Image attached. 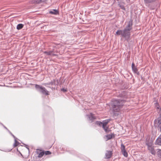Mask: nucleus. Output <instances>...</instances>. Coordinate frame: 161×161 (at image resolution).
Listing matches in <instances>:
<instances>
[{"instance_id":"obj_1","label":"nucleus","mask_w":161,"mask_h":161,"mask_svg":"<svg viewBox=\"0 0 161 161\" xmlns=\"http://www.w3.org/2000/svg\"><path fill=\"white\" fill-rule=\"evenodd\" d=\"M125 94V92H123L119 95V97L122 99H114L112 101L111 106L114 114H115V112H119L124 105L126 101L124 99L126 97Z\"/></svg>"},{"instance_id":"obj_2","label":"nucleus","mask_w":161,"mask_h":161,"mask_svg":"<svg viewBox=\"0 0 161 161\" xmlns=\"http://www.w3.org/2000/svg\"><path fill=\"white\" fill-rule=\"evenodd\" d=\"M132 20H130L124 30H118L116 32V34L118 35H121L122 37L125 38L126 41L128 42L130 40V31L132 28Z\"/></svg>"},{"instance_id":"obj_3","label":"nucleus","mask_w":161,"mask_h":161,"mask_svg":"<svg viewBox=\"0 0 161 161\" xmlns=\"http://www.w3.org/2000/svg\"><path fill=\"white\" fill-rule=\"evenodd\" d=\"M35 88L37 91L46 95H48V91L44 87L37 84L35 85Z\"/></svg>"},{"instance_id":"obj_4","label":"nucleus","mask_w":161,"mask_h":161,"mask_svg":"<svg viewBox=\"0 0 161 161\" xmlns=\"http://www.w3.org/2000/svg\"><path fill=\"white\" fill-rule=\"evenodd\" d=\"M158 113L159 114V117L154 120L155 126L156 125H160L161 124V109L158 107H157Z\"/></svg>"},{"instance_id":"obj_5","label":"nucleus","mask_w":161,"mask_h":161,"mask_svg":"<svg viewBox=\"0 0 161 161\" xmlns=\"http://www.w3.org/2000/svg\"><path fill=\"white\" fill-rule=\"evenodd\" d=\"M146 145L147 147V149L150 153L154 155L156 154V151L154 148V147L152 146V144L149 143H147Z\"/></svg>"},{"instance_id":"obj_6","label":"nucleus","mask_w":161,"mask_h":161,"mask_svg":"<svg viewBox=\"0 0 161 161\" xmlns=\"http://www.w3.org/2000/svg\"><path fill=\"white\" fill-rule=\"evenodd\" d=\"M121 153L124 156L127 157L128 156V153L125 150V146L122 143L121 145Z\"/></svg>"},{"instance_id":"obj_7","label":"nucleus","mask_w":161,"mask_h":161,"mask_svg":"<svg viewBox=\"0 0 161 161\" xmlns=\"http://www.w3.org/2000/svg\"><path fill=\"white\" fill-rule=\"evenodd\" d=\"M43 53L46 54L47 55H50V56H56L57 55L56 54L54 53L53 51H44Z\"/></svg>"},{"instance_id":"obj_8","label":"nucleus","mask_w":161,"mask_h":161,"mask_svg":"<svg viewBox=\"0 0 161 161\" xmlns=\"http://www.w3.org/2000/svg\"><path fill=\"white\" fill-rule=\"evenodd\" d=\"M86 116L88 117L89 120L91 121V122L96 119L94 114L92 113H90V115H87Z\"/></svg>"},{"instance_id":"obj_9","label":"nucleus","mask_w":161,"mask_h":161,"mask_svg":"<svg viewBox=\"0 0 161 161\" xmlns=\"http://www.w3.org/2000/svg\"><path fill=\"white\" fill-rule=\"evenodd\" d=\"M112 151H107L105 153V158H110L112 155Z\"/></svg>"},{"instance_id":"obj_10","label":"nucleus","mask_w":161,"mask_h":161,"mask_svg":"<svg viewBox=\"0 0 161 161\" xmlns=\"http://www.w3.org/2000/svg\"><path fill=\"white\" fill-rule=\"evenodd\" d=\"M40 150H37L36 152L37 154H38V157L39 158H41L44 154V152L42 151L40 152Z\"/></svg>"},{"instance_id":"obj_11","label":"nucleus","mask_w":161,"mask_h":161,"mask_svg":"<svg viewBox=\"0 0 161 161\" xmlns=\"http://www.w3.org/2000/svg\"><path fill=\"white\" fill-rule=\"evenodd\" d=\"M49 13L50 14L56 15L59 14V12L58 10L54 9L50 11Z\"/></svg>"},{"instance_id":"obj_12","label":"nucleus","mask_w":161,"mask_h":161,"mask_svg":"<svg viewBox=\"0 0 161 161\" xmlns=\"http://www.w3.org/2000/svg\"><path fill=\"white\" fill-rule=\"evenodd\" d=\"M44 85L45 86H46V85H51L53 86H55L56 85V80L55 79H54L52 80L50 82H49V83H45Z\"/></svg>"},{"instance_id":"obj_13","label":"nucleus","mask_w":161,"mask_h":161,"mask_svg":"<svg viewBox=\"0 0 161 161\" xmlns=\"http://www.w3.org/2000/svg\"><path fill=\"white\" fill-rule=\"evenodd\" d=\"M145 4L146 5L149 4V3H152L155 2L156 0H144Z\"/></svg>"},{"instance_id":"obj_14","label":"nucleus","mask_w":161,"mask_h":161,"mask_svg":"<svg viewBox=\"0 0 161 161\" xmlns=\"http://www.w3.org/2000/svg\"><path fill=\"white\" fill-rule=\"evenodd\" d=\"M110 121V119H107V120L104 121L103 122H102L103 127H106L108 123Z\"/></svg>"},{"instance_id":"obj_15","label":"nucleus","mask_w":161,"mask_h":161,"mask_svg":"<svg viewBox=\"0 0 161 161\" xmlns=\"http://www.w3.org/2000/svg\"><path fill=\"white\" fill-rule=\"evenodd\" d=\"M156 143L157 145L161 146V137H158L156 141Z\"/></svg>"},{"instance_id":"obj_16","label":"nucleus","mask_w":161,"mask_h":161,"mask_svg":"<svg viewBox=\"0 0 161 161\" xmlns=\"http://www.w3.org/2000/svg\"><path fill=\"white\" fill-rule=\"evenodd\" d=\"M132 70L137 75H139V72L138 71V69L136 67L132 68Z\"/></svg>"},{"instance_id":"obj_17","label":"nucleus","mask_w":161,"mask_h":161,"mask_svg":"<svg viewBox=\"0 0 161 161\" xmlns=\"http://www.w3.org/2000/svg\"><path fill=\"white\" fill-rule=\"evenodd\" d=\"M23 26H24V25L21 24H18L17 25L16 28L17 30H20L22 28H23Z\"/></svg>"},{"instance_id":"obj_18","label":"nucleus","mask_w":161,"mask_h":161,"mask_svg":"<svg viewBox=\"0 0 161 161\" xmlns=\"http://www.w3.org/2000/svg\"><path fill=\"white\" fill-rule=\"evenodd\" d=\"M37 0H29V2L31 4H37Z\"/></svg>"},{"instance_id":"obj_19","label":"nucleus","mask_w":161,"mask_h":161,"mask_svg":"<svg viewBox=\"0 0 161 161\" xmlns=\"http://www.w3.org/2000/svg\"><path fill=\"white\" fill-rule=\"evenodd\" d=\"M157 155L158 157L161 158V149H159L157 152Z\"/></svg>"},{"instance_id":"obj_20","label":"nucleus","mask_w":161,"mask_h":161,"mask_svg":"<svg viewBox=\"0 0 161 161\" xmlns=\"http://www.w3.org/2000/svg\"><path fill=\"white\" fill-rule=\"evenodd\" d=\"M19 144V142L17 141L16 139H15L14 140V144L13 146L14 147L17 146Z\"/></svg>"},{"instance_id":"obj_21","label":"nucleus","mask_w":161,"mask_h":161,"mask_svg":"<svg viewBox=\"0 0 161 161\" xmlns=\"http://www.w3.org/2000/svg\"><path fill=\"white\" fill-rule=\"evenodd\" d=\"M37 4H39L42 3H45L47 1V0H37Z\"/></svg>"},{"instance_id":"obj_22","label":"nucleus","mask_w":161,"mask_h":161,"mask_svg":"<svg viewBox=\"0 0 161 161\" xmlns=\"http://www.w3.org/2000/svg\"><path fill=\"white\" fill-rule=\"evenodd\" d=\"M118 5L120 8L121 9H122L124 10H125V8L123 5H122L119 3L118 4Z\"/></svg>"},{"instance_id":"obj_23","label":"nucleus","mask_w":161,"mask_h":161,"mask_svg":"<svg viewBox=\"0 0 161 161\" xmlns=\"http://www.w3.org/2000/svg\"><path fill=\"white\" fill-rule=\"evenodd\" d=\"M96 124L97 125H98L100 126H101L102 125V126H103L102 122L100 121H96Z\"/></svg>"},{"instance_id":"obj_24","label":"nucleus","mask_w":161,"mask_h":161,"mask_svg":"<svg viewBox=\"0 0 161 161\" xmlns=\"http://www.w3.org/2000/svg\"><path fill=\"white\" fill-rule=\"evenodd\" d=\"M108 140H109L111 139L112 137V135H108L106 136Z\"/></svg>"},{"instance_id":"obj_25","label":"nucleus","mask_w":161,"mask_h":161,"mask_svg":"<svg viewBox=\"0 0 161 161\" xmlns=\"http://www.w3.org/2000/svg\"><path fill=\"white\" fill-rule=\"evenodd\" d=\"M103 128L106 132H108L109 131L108 127H104Z\"/></svg>"},{"instance_id":"obj_26","label":"nucleus","mask_w":161,"mask_h":161,"mask_svg":"<svg viewBox=\"0 0 161 161\" xmlns=\"http://www.w3.org/2000/svg\"><path fill=\"white\" fill-rule=\"evenodd\" d=\"M51 153V152L49 151H46L44 152V154L46 155L50 154Z\"/></svg>"},{"instance_id":"obj_27","label":"nucleus","mask_w":161,"mask_h":161,"mask_svg":"<svg viewBox=\"0 0 161 161\" xmlns=\"http://www.w3.org/2000/svg\"><path fill=\"white\" fill-rule=\"evenodd\" d=\"M155 126H158L159 129L160 131H161V124L160 125H156Z\"/></svg>"},{"instance_id":"obj_28","label":"nucleus","mask_w":161,"mask_h":161,"mask_svg":"<svg viewBox=\"0 0 161 161\" xmlns=\"http://www.w3.org/2000/svg\"><path fill=\"white\" fill-rule=\"evenodd\" d=\"M61 90L63 92H66L67 91V90L65 89H64V88H62V89H61Z\"/></svg>"},{"instance_id":"obj_29","label":"nucleus","mask_w":161,"mask_h":161,"mask_svg":"<svg viewBox=\"0 0 161 161\" xmlns=\"http://www.w3.org/2000/svg\"><path fill=\"white\" fill-rule=\"evenodd\" d=\"M2 125H3V127H4V128H5L6 130H7L8 131V132H9V131L8 130V129L5 127L4 125L3 124H2Z\"/></svg>"},{"instance_id":"obj_30","label":"nucleus","mask_w":161,"mask_h":161,"mask_svg":"<svg viewBox=\"0 0 161 161\" xmlns=\"http://www.w3.org/2000/svg\"><path fill=\"white\" fill-rule=\"evenodd\" d=\"M11 134V135L15 138V137L14 136V135H13L10 131L9 132Z\"/></svg>"},{"instance_id":"obj_31","label":"nucleus","mask_w":161,"mask_h":161,"mask_svg":"<svg viewBox=\"0 0 161 161\" xmlns=\"http://www.w3.org/2000/svg\"><path fill=\"white\" fill-rule=\"evenodd\" d=\"M135 67V64H134V63H132V68H134Z\"/></svg>"},{"instance_id":"obj_32","label":"nucleus","mask_w":161,"mask_h":161,"mask_svg":"<svg viewBox=\"0 0 161 161\" xmlns=\"http://www.w3.org/2000/svg\"><path fill=\"white\" fill-rule=\"evenodd\" d=\"M26 148L29 150V148L28 147H26Z\"/></svg>"}]
</instances>
